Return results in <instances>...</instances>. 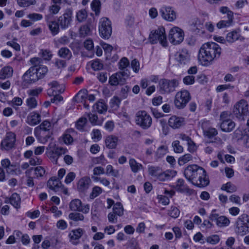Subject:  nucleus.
I'll use <instances>...</instances> for the list:
<instances>
[{"mask_svg":"<svg viewBox=\"0 0 249 249\" xmlns=\"http://www.w3.org/2000/svg\"><path fill=\"white\" fill-rule=\"evenodd\" d=\"M88 93V92L86 89H82L75 96L74 100L78 103L85 102L87 98Z\"/></svg>","mask_w":249,"mask_h":249,"instance_id":"58836bf2","label":"nucleus"},{"mask_svg":"<svg viewBox=\"0 0 249 249\" xmlns=\"http://www.w3.org/2000/svg\"><path fill=\"white\" fill-rule=\"evenodd\" d=\"M49 85L51 88L49 89V92H52V94H54L53 91L55 92V94L57 92L62 93L64 91V87L63 85H60L57 81H53L50 83Z\"/></svg>","mask_w":249,"mask_h":249,"instance_id":"72a5a7b5","label":"nucleus"},{"mask_svg":"<svg viewBox=\"0 0 249 249\" xmlns=\"http://www.w3.org/2000/svg\"><path fill=\"white\" fill-rule=\"evenodd\" d=\"M179 81L178 79H161L159 84L160 92L162 94H169L175 91L178 86Z\"/></svg>","mask_w":249,"mask_h":249,"instance_id":"39448f33","label":"nucleus"},{"mask_svg":"<svg viewBox=\"0 0 249 249\" xmlns=\"http://www.w3.org/2000/svg\"><path fill=\"white\" fill-rule=\"evenodd\" d=\"M220 12L224 14H226L227 18L228 19H233V12L231 11L229 8L226 6H222L220 8Z\"/></svg>","mask_w":249,"mask_h":249,"instance_id":"052dcab7","label":"nucleus"},{"mask_svg":"<svg viewBox=\"0 0 249 249\" xmlns=\"http://www.w3.org/2000/svg\"><path fill=\"white\" fill-rule=\"evenodd\" d=\"M86 123L87 119L85 117H81L77 121L75 126L77 129L82 131Z\"/></svg>","mask_w":249,"mask_h":249,"instance_id":"13d9d810","label":"nucleus"},{"mask_svg":"<svg viewBox=\"0 0 249 249\" xmlns=\"http://www.w3.org/2000/svg\"><path fill=\"white\" fill-rule=\"evenodd\" d=\"M101 2L100 0H93L91 3L92 10L95 12V15H98L100 12Z\"/></svg>","mask_w":249,"mask_h":249,"instance_id":"603ef678","label":"nucleus"},{"mask_svg":"<svg viewBox=\"0 0 249 249\" xmlns=\"http://www.w3.org/2000/svg\"><path fill=\"white\" fill-rule=\"evenodd\" d=\"M160 13L163 19L168 21H173L177 18L176 12L171 7H162Z\"/></svg>","mask_w":249,"mask_h":249,"instance_id":"a211bd4d","label":"nucleus"},{"mask_svg":"<svg viewBox=\"0 0 249 249\" xmlns=\"http://www.w3.org/2000/svg\"><path fill=\"white\" fill-rule=\"evenodd\" d=\"M88 17L87 12L85 9H82L78 10L76 14L77 20L81 22L85 21Z\"/></svg>","mask_w":249,"mask_h":249,"instance_id":"a18cd8bd","label":"nucleus"},{"mask_svg":"<svg viewBox=\"0 0 249 249\" xmlns=\"http://www.w3.org/2000/svg\"><path fill=\"white\" fill-rule=\"evenodd\" d=\"M106 174L116 177L118 175L119 172L118 170L114 169L111 165H108L106 167Z\"/></svg>","mask_w":249,"mask_h":249,"instance_id":"338daca9","label":"nucleus"},{"mask_svg":"<svg viewBox=\"0 0 249 249\" xmlns=\"http://www.w3.org/2000/svg\"><path fill=\"white\" fill-rule=\"evenodd\" d=\"M129 65V61L126 57L122 58L119 61V69L123 70L126 68Z\"/></svg>","mask_w":249,"mask_h":249,"instance_id":"69168bd1","label":"nucleus"},{"mask_svg":"<svg viewBox=\"0 0 249 249\" xmlns=\"http://www.w3.org/2000/svg\"><path fill=\"white\" fill-rule=\"evenodd\" d=\"M221 189V190L225 191L229 193H234L237 190L236 186L231 182H228L226 184H223Z\"/></svg>","mask_w":249,"mask_h":249,"instance_id":"37998d69","label":"nucleus"},{"mask_svg":"<svg viewBox=\"0 0 249 249\" xmlns=\"http://www.w3.org/2000/svg\"><path fill=\"white\" fill-rule=\"evenodd\" d=\"M57 55L61 58L69 60L72 57L71 51L67 47L61 48L57 52Z\"/></svg>","mask_w":249,"mask_h":249,"instance_id":"473e14b6","label":"nucleus"},{"mask_svg":"<svg viewBox=\"0 0 249 249\" xmlns=\"http://www.w3.org/2000/svg\"><path fill=\"white\" fill-rule=\"evenodd\" d=\"M34 171V178H39L43 177L45 173V169L41 166H37L34 168H32V170Z\"/></svg>","mask_w":249,"mask_h":249,"instance_id":"864d4df0","label":"nucleus"},{"mask_svg":"<svg viewBox=\"0 0 249 249\" xmlns=\"http://www.w3.org/2000/svg\"><path fill=\"white\" fill-rule=\"evenodd\" d=\"M46 154L48 157L55 163H57L58 158L62 154L68 152V149L63 147L57 146L54 142H50L47 147Z\"/></svg>","mask_w":249,"mask_h":249,"instance_id":"423d86ee","label":"nucleus"},{"mask_svg":"<svg viewBox=\"0 0 249 249\" xmlns=\"http://www.w3.org/2000/svg\"><path fill=\"white\" fill-rule=\"evenodd\" d=\"M176 59L180 64H186L188 63L190 60V54L188 50L182 49L177 52Z\"/></svg>","mask_w":249,"mask_h":249,"instance_id":"b1692460","label":"nucleus"},{"mask_svg":"<svg viewBox=\"0 0 249 249\" xmlns=\"http://www.w3.org/2000/svg\"><path fill=\"white\" fill-rule=\"evenodd\" d=\"M191 98V94L187 90H181L176 94L174 100L175 106L178 109H182L190 101Z\"/></svg>","mask_w":249,"mask_h":249,"instance_id":"0eeeda50","label":"nucleus"},{"mask_svg":"<svg viewBox=\"0 0 249 249\" xmlns=\"http://www.w3.org/2000/svg\"><path fill=\"white\" fill-rule=\"evenodd\" d=\"M91 29L89 25L85 24L82 26L79 29V34L81 36L85 37L90 35Z\"/></svg>","mask_w":249,"mask_h":249,"instance_id":"3c124183","label":"nucleus"},{"mask_svg":"<svg viewBox=\"0 0 249 249\" xmlns=\"http://www.w3.org/2000/svg\"><path fill=\"white\" fill-rule=\"evenodd\" d=\"M100 44L107 55V56H110L113 50V47L109 44L104 42L101 43Z\"/></svg>","mask_w":249,"mask_h":249,"instance_id":"e2e57ef3","label":"nucleus"},{"mask_svg":"<svg viewBox=\"0 0 249 249\" xmlns=\"http://www.w3.org/2000/svg\"><path fill=\"white\" fill-rule=\"evenodd\" d=\"M192 160L193 157L191 154H185L178 158V162L179 165L182 166Z\"/></svg>","mask_w":249,"mask_h":249,"instance_id":"c03bdc74","label":"nucleus"},{"mask_svg":"<svg viewBox=\"0 0 249 249\" xmlns=\"http://www.w3.org/2000/svg\"><path fill=\"white\" fill-rule=\"evenodd\" d=\"M136 124L144 129L149 128L152 123L151 117L145 111H139L136 115Z\"/></svg>","mask_w":249,"mask_h":249,"instance_id":"6e6552de","label":"nucleus"},{"mask_svg":"<svg viewBox=\"0 0 249 249\" xmlns=\"http://www.w3.org/2000/svg\"><path fill=\"white\" fill-rule=\"evenodd\" d=\"M118 139L113 135H109L107 137L105 140L106 146L108 148H115L118 143Z\"/></svg>","mask_w":249,"mask_h":249,"instance_id":"c756f323","label":"nucleus"},{"mask_svg":"<svg viewBox=\"0 0 249 249\" xmlns=\"http://www.w3.org/2000/svg\"><path fill=\"white\" fill-rule=\"evenodd\" d=\"M69 218L74 221L77 222L84 221L85 217L82 213L77 212H72L69 214Z\"/></svg>","mask_w":249,"mask_h":249,"instance_id":"49530a36","label":"nucleus"},{"mask_svg":"<svg viewBox=\"0 0 249 249\" xmlns=\"http://www.w3.org/2000/svg\"><path fill=\"white\" fill-rule=\"evenodd\" d=\"M149 40L152 44H156L159 42L164 47H167L168 44L165 29L162 26L151 32L149 36Z\"/></svg>","mask_w":249,"mask_h":249,"instance_id":"7ed1b4c3","label":"nucleus"},{"mask_svg":"<svg viewBox=\"0 0 249 249\" xmlns=\"http://www.w3.org/2000/svg\"><path fill=\"white\" fill-rule=\"evenodd\" d=\"M195 77L193 75H187L183 78V82L186 85H192L195 83Z\"/></svg>","mask_w":249,"mask_h":249,"instance_id":"774afa93","label":"nucleus"},{"mask_svg":"<svg viewBox=\"0 0 249 249\" xmlns=\"http://www.w3.org/2000/svg\"><path fill=\"white\" fill-rule=\"evenodd\" d=\"M1 165L8 174L19 175L22 173L21 169L15 164H12L8 159L1 160Z\"/></svg>","mask_w":249,"mask_h":249,"instance_id":"2eb2a0df","label":"nucleus"},{"mask_svg":"<svg viewBox=\"0 0 249 249\" xmlns=\"http://www.w3.org/2000/svg\"><path fill=\"white\" fill-rule=\"evenodd\" d=\"M149 174L153 178L160 181H165L169 179L176 175L177 172L173 170L163 171L158 166H150L148 168Z\"/></svg>","mask_w":249,"mask_h":249,"instance_id":"f03ea898","label":"nucleus"},{"mask_svg":"<svg viewBox=\"0 0 249 249\" xmlns=\"http://www.w3.org/2000/svg\"><path fill=\"white\" fill-rule=\"evenodd\" d=\"M31 84V71L30 68L23 75L21 86L26 89L30 87Z\"/></svg>","mask_w":249,"mask_h":249,"instance_id":"7c9ffc66","label":"nucleus"},{"mask_svg":"<svg viewBox=\"0 0 249 249\" xmlns=\"http://www.w3.org/2000/svg\"><path fill=\"white\" fill-rule=\"evenodd\" d=\"M184 119L182 117L174 115L168 120L169 125L173 129H177L181 126L184 123Z\"/></svg>","mask_w":249,"mask_h":249,"instance_id":"393cba45","label":"nucleus"},{"mask_svg":"<svg viewBox=\"0 0 249 249\" xmlns=\"http://www.w3.org/2000/svg\"><path fill=\"white\" fill-rule=\"evenodd\" d=\"M72 16V10L71 8L67 9L64 13L59 17L58 22L62 29L67 28L71 24Z\"/></svg>","mask_w":249,"mask_h":249,"instance_id":"4468645a","label":"nucleus"},{"mask_svg":"<svg viewBox=\"0 0 249 249\" xmlns=\"http://www.w3.org/2000/svg\"><path fill=\"white\" fill-rule=\"evenodd\" d=\"M99 32L103 38L108 39L110 36L112 34L111 23L107 18L104 17L100 19Z\"/></svg>","mask_w":249,"mask_h":249,"instance_id":"1a4fd4ad","label":"nucleus"},{"mask_svg":"<svg viewBox=\"0 0 249 249\" xmlns=\"http://www.w3.org/2000/svg\"><path fill=\"white\" fill-rule=\"evenodd\" d=\"M204 20L202 18H195L191 20L190 25L192 30L196 33H202L204 31L202 30L204 27Z\"/></svg>","mask_w":249,"mask_h":249,"instance_id":"4be33fe9","label":"nucleus"},{"mask_svg":"<svg viewBox=\"0 0 249 249\" xmlns=\"http://www.w3.org/2000/svg\"><path fill=\"white\" fill-rule=\"evenodd\" d=\"M34 134L38 141L43 144L45 143L48 141L51 135L50 131L37 127L35 129Z\"/></svg>","mask_w":249,"mask_h":249,"instance_id":"aec40b11","label":"nucleus"},{"mask_svg":"<svg viewBox=\"0 0 249 249\" xmlns=\"http://www.w3.org/2000/svg\"><path fill=\"white\" fill-rule=\"evenodd\" d=\"M235 123L231 119L224 120L221 123L220 128L223 131L229 132L235 127Z\"/></svg>","mask_w":249,"mask_h":249,"instance_id":"bb28decb","label":"nucleus"},{"mask_svg":"<svg viewBox=\"0 0 249 249\" xmlns=\"http://www.w3.org/2000/svg\"><path fill=\"white\" fill-rule=\"evenodd\" d=\"M168 38L170 42L173 45L180 43L184 39V32L182 29L178 27H174L170 29Z\"/></svg>","mask_w":249,"mask_h":249,"instance_id":"9b49d317","label":"nucleus"},{"mask_svg":"<svg viewBox=\"0 0 249 249\" xmlns=\"http://www.w3.org/2000/svg\"><path fill=\"white\" fill-rule=\"evenodd\" d=\"M172 146L174 151L176 153H181L183 152L184 149L182 145L180 144V142L178 140L173 142Z\"/></svg>","mask_w":249,"mask_h":249,"instance_id":"5fc2aeb1","label":"nucleus"},{"mask_svg":"<svg viewBox=\"0 0 249 249\" xmlns=\"http://www.w3.org/2000/svg\"><path fill=\"white\" fill-rule=\"evenodd\" d=\"M236 228L239 233L249 232V216L247 214H242L238 218Z\"/></svg>","mask_w":249,"mask_h":249,"instance_id":"ddd939ff","label":"nucleus"},{"mask_svg":"<svg viewBox=\"0 0 249 249\" xmlns=\"http://www.w3.org/2000/svg\"><path fill=\"white\" fill-rule=\"evenodd\" d=\"M69 208L71 211L87 214L89 212L90 205L89 204H83L80 199L75 198L70 202Z\"/></svg>","mask_w":249,"mask_h":249,"instance_id":"9d476101","label":"nucleus"},{"mask_svg":"<svg viewBox=\"0 0 249 249\" xmlns=\"http://www.w3.org/2000/svg\"><path fill=\"white\" fill-rule=\"evenodd\" d=\"M61 182L56 177H53L50 178L47 182L48 187L55 193H59L61 187Z\"/></svg>","mask_w":249,"mask_h":249,"instance_id":"5701e85b","label":"nucleus"},{"mask_svg":"<svg viewBox=\"0 0 249 249\" xmlns=\"http://www.w3.org/2000/svg\"><path fill=\"white\" fill-rule=\"evenodd\" d=\"M209 183V178L206 174V172L204 169L201 171L200 175H198L193 183V184L199 187H206Z\"/></svg>","mask_w":249,"mask_h":249,"instance_id":"412c9836","label":"nucleus"},{"mask_svg":"<svg viewBox=\"0 0 249 249\" xmlns=\"http://www.w3.org/2000/svg\"><path fill=\"white\" fill-rule=\"evenodd\" d=\"M13 69L10 66L5 67L0 71V79H5L12 76Z\"/></svg>","mask_w":249,"mask_h":249,"instance_id":"4c0bfd02","label":"nucleus"},{"mask_svg":"<svg viewBox=\"0 0 249 249\" xmlns=\"http://www.w3.org/2000/svg\"><path fill=\"white\" fill-rule=\"evenodd\" d=\"M93 108L99 113H103L107 111V106L103 100L100 99L93 106Z\"/></svg>","mask_w":249,"mask_h":249,"instance_id":"c9c22d12","label":"nucleus"},{"mask_svg":"<svg viewBox=\"0 0 249 249\" xmlns=\"http://www.w3.org/2000/svg\"><path fill=\"white\" fill-rule=\"evenodd\" d=\"M89 63L91 67L94 71H100L103 68V63L99 59H97L91 61Z\"/></svg>","mask_w":249,"mask_h":249,"instance_id":"de8ad7c7","label":"nucleus"},{"mask_svg":"<svg viewBox=\"0 0 249 249\" xmlns=\"http://www.w3.org/2000/svg\"><path fill=\"white\" fill-rule=\"evenodd\" d=\"M235 117L240 121H244L245 117L249 115V105L247 101L242 99L234 106L232 110Z\"/></svg>","mask_w":249,"mask_h":249,"instance_id":"20e7f679","label":"nucleus"},{"mask_svg":"<svg viewBox=\"0 0 249 249\" xmlns=\"http://www.w3.org/2000/svg\"><path fill=\"white\" fill-rule=\"evenodd\" d=\"M175 189L180 192L185 191L187 188L186 186L184 184V180L182 179H178L176 183Z\"/></svg>","mask_w":249,"mask_h":249,"instance_id":"09e8293b","label":"nucleus"},{"mask_svg":"<svg viewBox=\"0 0 249 249\" xmlns=\"http://www.w3.org/2000/svg\"><path fill=\"white\" fill-rule=\"evenodd\" d=\"M90 183L89 178L87 177L80 178L77 184V189L80 192H84L88 189Z\"/></svg>","mask_w":249,"mask_h":249,"instance_id":"a878e982","label":"nucleus"},{"mask_svg":"<svg viewBox=\"0 0 249 249\" xmlns=\"http://www.w3.org/2000/svg\"><path fill=\"white\" fill-rule=\"evenodd\" d=\"M209 217L211 220L215 221L216 225L220 227L228 226L230 223L228 218L223 215L219 216L215 210L212 211Z\"/></svg>","mask_w":249,"mask_h":249,"instance_id":"dca6fc26","label":"nucleus"},{"mask_svg":"<svg viewBox=\"0 0 249 249\" xmlns=\"http://www.w3.org/2000/svg\"><path fill=\"white\" fill-rule=\"evenodd\" d=\"M129 164L131 171L134 173H138L143 168L142 165L134 158L129 159Z\"/></svg>","mask_w":249,"mask_h":249,"instance_id":"2f4dec72","label":"nucleus"},{"mask_svg":"<svg viewBox=\"0 0 249 249\" xmlns=\"http://www.w3.org/2000/svg\"><path fill=\"white\" fill-rule=\"evenodd\" d=\"M221 53V48L218 44L213 42H207L200 47L198 59L202 65L207 66L218 59Z\"/></svg>","mask_w":249,"mask_h":249,"instance_id":"f257e3e1","label":"nucleus"},{"mask_svg":"<svg viewBox=\"0 0 249 249\" xmlns=\"http://www.w3.org/2000/svg\"><path fill=\"white\" fill-rule=\"evenodd\" d=\"M168 214L171 217L176 218L179 215L180 211L177 207L172 206L169 210Z\"/></svg>","mask_w":249,"mask_h":249,"instance_id":"4d7b16f0","label":"nucleus"},{"mask_svg":"<svg viewBox=\"0 0 249 249\" xmlns=\"http://www.w3.org/2000/svg\"><path fill=\"white\" fill-rule=\"evenodd\" d=\"M48 71L46 66L42 65L32 66V81L43 78Z\"/></svg>","mask_w":249,"mask_h":249,"instance_id":"f3484780","label":"nucleus"},{"mask_svg":"<svg viewBox=\"0 0 249 249\" xmlns=\"http://www.w3.org/2000/svg\"><path fill=\"white\" fill-rule=\"evenodd\" d=\"M10 204L16 209H18L20 207V197L17 193H14L10 198Z\"/></svg>","mask_w":249,"mask_h":249,"instance_id":"a19ab883","label":"nucleus"},{"mask_svg":"<svg viewBox=\"0 0 249 249\" xmlns=\"http://www.w3.org/2000/svg\"><path fill=\"white\" fill-rule=\"evenodd\" d=\"M109 83L112 86L124 85V79L122 78L118 72L112 74L109 78Z\"/></svg>","mask_w":249,"mask_h":249,"instance_id":"c85d7f7f","label":"nucleus"},{"mask_svg":"<svg viewBox=\"0 0 249 249\" xmlns=\"http://www.w3.org/2000/svg\"><path fill=\"white\" fill-rule=\"evenodd\" d=\"M210 126V121L205 120L202 121L201 127L203 129L204 135L208 138H213L218 134L217 130Z\"/></svg>","mask_w":249,"mask_h":249,"instance_id":"6ab92c4d","label":"nucleus"},{"mask_svg":"<svg viewBox=\"0 0 249 249\" xmlns=\"http://www.w3.org/2000/svg\"><path fill=\"white\" fill-rule=\"evenodd\" d=\"M73 132L74 130L73 129H69L67 130L63 135L62 139L66 144H71L73 142V138L71 136V133Z\"/></svg>","mask_w":249,"mask_h":249,"instance_id":"79ce46f5","label":"nucleus"},{"mask_svg":"<svg viewBox=\"0 0 249 249\" xmlns=\"http://www.w3.org/2000/svg\"><path fill=\"white\" fill-rule=\"evenodd\" d=\"M232 21L233 19L228 18V20H220L217 23L216 26L218 29H221L225 28L226 27H228L230 25H231V24L232 22Z\"/></svg>","mask_w":249,"mask_h":249,"instance_id":"680f3d73","label":"nucleus"},{"mask_svg":"<svg viewBox=\"0 0 249 249\" xmlns=\"http://www.w3.org/2000/svg\"><path fill=\"white\" fill-rule=\"evenodd\" d=\"M38 54L41 58L45 61H50L53 56L52 52L49 49H40Z\"/></svg>","mask_w":249,"mask_h":249,"instance_id":"e433bc0d","label":"nucleus"},{"mask_svg":"<svg viewBox=\"0 0 249 249\" xmlns=\"http://www.w3.org/2000/svg\"><path fill=\"white\" fill-rule=\"evenodd\" d=\"M244 39V38L241 36L239 32L236 30L228 33L226 37V40L230 43H233L238 39L243 40Z\"/></svg>","mask_w":249,"mask_h":249,"instance_id":"cd10ccee","label":"nucleus"},{"mask_svg":"<svg viewBox=\"0 0 249 249\" xmlns=\"http://www.w3.org/2000/svg\"><path fill=\"white\" fill-rule=\"evenodd\" d=\"M197 166V165L193 164L189 165L185 168L184 170V176L188 180H191Z\"/></svg>","mask_w":249,"mask_h":249,"instance_id":"ea45409f","label":"nucleus"},{"mask_svg":"<svg viewBox=\"0 0 249 249\" xmlns=\"http://www.w3.org/2000/svg\"><path fill=\"white\" fill-rule=\"evenodd\" d=\"M168 152V147L166 145L160 146L157 151L156 155L158 158H161L166 155Z\"/></svg>","mask_w":249,"mask_h":249,"instance_id":"bf43d9fd","label":"nucleus"},{"mask_svg":"<svg viewBox=\"0 0 249 249\" xmlns=\"http://www.w3.org/2000/svg\"><path fill=\"white\" fill-rule=\"evenodd\" d=\"M113 213L120 216L124 214L123 207L121 203L118 202L114 205Z\"/></svg>","mask_w":249,"mask_h":249,"instance_id":"8fccbe9b","label":"nucleus"},{"mask_svg":"<svg viewBox=\"0 0 249 249\" xmlns=\"http://www.w3.org/2000/svg\"><path fill=\"white\" fill-rule=\"evenodd\" d=\"M46 19L48 23L49 28L52 33L53 35H55L58 34L59 31V26H60L58 24V22L57 23L55 21L50 20L48 16L46 17Z\"/></svg>","mask_w":249,"mask_h":249,"instance_id":"f704fd0d","label":"nucleus"},{"mask_svg":"<svg viewBox=\"0 0 249 249\" xmlns=\"http://www.w3.org/2000/svg\"><path fill=\"white\" fill-rule=\"evenodd\" d=\"M131 67L135 73H138L140 70V63L139 61L136 59H134L131 62Z\"/></svg>","mask_w":249,"mask_h":249,"instance_id":"0e129e2a","label":"nucleus"},{"mask_svg":"<svg viewBox=\"0 0 249 249\" xmlns=\"http://www.w3.org/2000/svg\"><path fill=\"white\" fill-rule=\"evenodd\" d=\"M103 192V189L99 186H94L90 194L89 197L91 199H94L99 196Z\"/></svg>","mask_w":249,"mask_h":249,"instance_id":"6e6d98bb","label":"nucleus"},{"mask_svg":"<svg viewBox=\"0 0 249 249\" xmlns=\"http://www.w3.org/2000/svg\"><path fill=\"white\" fill-rule=\"evenodd\" d=\"M16 134L12 132H7L0 143L2 150L9 151L12 149L15 144Z\"/></svg>","mask_w":249,"mask_h":249,"instance_id":"f8f14e48","label":"nucleus"}]
</instances>
